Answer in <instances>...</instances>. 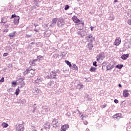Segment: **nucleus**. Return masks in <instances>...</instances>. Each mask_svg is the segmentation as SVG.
Returning <instances> with one entry per match:
<instances>
[{
    "label": "nucleus",
    "instance_id": "obj_1",
    "mask_svg": "<svg viewBox=\"0 0 131 131\" xmlns=\"http://www.w3.org/2000/svg\"><path fill=\"white\" fill-rule=\"evenodd\" d=\"M51 129V123L47 122L43 125V127L41 129V131H49Z\"/></svg>",
    "mask_w": 131,
    "mask_h": 131
},
{
    "label": "nucleus",
    "instance_id": "obj_2",
    "mask_svg": "<svg viewBox=\"0 0 131 131\" xmlns=\"http://www.w3.org/2000/svg\"><path fill=\"white\" fill-rule=\"evenodd\" d=\"M85 39L88 41V42L92 43L95 39V37L93 36L92 34H89L88 36L85 37Z\"/></svg>",
    "mask_w": 131,
    "mask_h": 131
},
{
    "label": "nucleus",
    "instance_id": "obj_3",
    "mask_svg": "<svg viewBox=\"0 0 131 131\" xmlns=\"http://www.w3.org/2000/svg\"><path fill=\"white\" fill-rule=\"evenodd\" d=\"M75 26L77 29H79V30H81V29H82V27L84 26V23L81 20L79 23L76 24Z\"/></svg>",
    "mask_w": 131,
    "mask_h": 131
},
{
    "label": "nucleus",
    "instance_id": "obj_4",
    "mask_svg": "<svg viewBox=\"0 0 131 131\" xmlns=\"http://www.w3.org/2000/svg\"><path fill=\"white\" fill-rule=\"evenodd\" d=\"M17 131H24L25 128L24 127V125L23 124H19V125H16Z\"/></svg>",
    "mask_w": 131,
    "mask_h": 131
},
{
    "label": "nucleus",
    "instance_id": "obj_5",
    "mask_svg": "<svg viewBox=\"0 0 131 131\" xmlns=\"http://www.w3.org/2000/svg\"><path fill=\"white\" fill-rule=\"evenodd\" d=\"M121 43V39H120V37H117L115 41L114 42V46H119L120 43Z\"/></svg>",
    "mask_w": 131,
    "mask_h": 131
},
{
    "label": "nucleus",
    "instance_id": "obj_6",
    "mask_svg": "<svg viewBox=\"0 0 131 131\" xmlns=\"http://www.w3.org/2000/svg\"><path fill=\"white\" fill-rule=\"evenodd\" d=\"M68 128H69V125H68V124H66L61 126L60 131H66Z\"/></svg>",
    "mask_w": 131,
    "mask_h": 131
},
{
    "label": "nucleus",
    "instance_id": "obj_7",
    "mask_svg": "<svg viewBox=\"0 0 131 131\" xmlns=\"http://www.w3.org/2000/svg\"><path fill=\"white\" fill-rule=\"evenodd\" d=\"M72 20L73 21V22H74V23H79V22H81V20H79V19H78L77 18V16L74 15L72 17Z\"/></svg>",
    "mask_w": 131,
    "mask_h": 131
},
{
    "label": "nucleus",
    "instance_id": "obj_8",
    "mask_svg": "<svg viewBox=\"0 0 131 131\" xmlns=\"http://www.w3.org/2000/svg\"><path fill=\"white\" fill-rule=\"evenodd\" d=\"M19 20H20V16H16L13 20V23L15 25H18L19 24Z\"/></svg>",
    "mask_w": 131,
    "mask_h": 131
},
{
    "label": "nucleus",
    "instance_id": "obj_9",
    "mask_svg": "<svg viewBox=\"0 0 131 131\" xmlns=\"http://www.w3.org/2000/svg\"><path fill=\"white\" fill-rule=\"evenodd\" d=\"M127 92L128 91L126 90H123V96L125 98H127L129 96V94Z\"/></svg>",
    "mask_w": 131,
    "mask_h": 131
},
{
    "label": "nucleus",
    "instance_id": "obj_10",
    "mask_svg": "<svg viewBox=\"0 0 131 131\" xmlns=\"http://www.w3.org/2000/svg\"><path fill=\"white\" fill-rule=\"evenodd\" d=\"M128 56H129L128 54H125L121 56V58L122 60H126L128 58Z\"/></svg>",
    "mask_w": 131,
    "mask_h": 131
},
{
    "label": "nucleus",
    "instance_id": "obj_11",
    "mask_svg": "<svg viewBox=\"0 0 131 131\" xmlns=\"http://www.w3.org/2000/svg\"><path fill=\"white\" fill-rule=\"evenodd\" d=\"M37 61V59H34L33 61H31V60H30V61L29 62L30 65H32V66H35V65H36V62Z\"/></svg>",
    "mask_w": 131,
    "mask_h": 131
},
{
    "label": "nucleus",
    "instance_id": "obj_12",
    "mask_svg": "<svg viewBox=\"0 0 131 131\" xmlns=\"http://www.w3.org/2000/svg\"><path fill=\"white\" fill-rule=\"evenodd\" d=\"M29 73H30V74H31V75H30L31 77H33V76H34V75H35V72L34 70H30Z\"/></svg>",
    "mask_w": 131,
    "mask_h": 131
},
{
    "label": "nucleus",
    "instance_id": "obj_13",
    "mask_svg": "<svg viewBox=\"0 0 131 131\" xmlns=\"http://www.w3.org/2000/svg\"><path fill=\"white\" fill-rule=\"evenodd\" d=\"M97 70V68L91 67L90 69V71L91 72H96V71Z\"/></svg>",
    "mask_w": 131,
    "mask_h": 131
},
{
    "label": "nucleus",
    "instance_id": "obj_14",
    "mask_svg": "<svg viewBox=\"0 0 131 131\" xmlns=\"http://www.w3.org/2000/svg\"><path fill=\"white\" fill-rule=\"evenodd\" d=\"M113 68V66L111 65V63H109L107 66H106V69L107 70H111Z\"/></svg>",
    "mask_w": 131,
    "mask_h": 131
},
{
    "label": "nucleus",
    "instance_id": "obj_15",
    "mask_svg": "<svg viewBox=\"0 0 131 131\" xmlns=\"http://www.w3.org/2000/svg\"><path fill=\"white\" fill-rule=\"evenodd\" d=\"M7 22V18L6 17H2L1 19V23H4V24H6V23Z\"/></svg>",
    "mask_w": 131,
    "mask_h": 131
},
{
    "label": "nucleus",
    "instance_id": "obj_16",
    "mask_svg": "<svg viewBox=\"0 0 131 131\" xmlns=\"http://www.w3.org/2000/svg\"><path fill=\"white\" fill-rule=\"evenodd\" d=\"M2 126H3V127L6 128V127H8L9 126V124H8V123H6L5 122H3L2 124Z\"/></svg>",
    "mask_w": 131,
    "mask_h": 131
},
{
    "label": "nucleus",
    "instance_id": "obj_17",
    "mask_svg": "<svg viewBox=\"0 0 131 131\" xmlns=\"http://www.w3.org/2000/svg\"><path fill=\"white\" fill-rule=\"evenodd\" d=\"M65 63H66V64H67V65L68 66H69L70 68H71L72 65L71 64V63H70V62H69V61L68 60H65Z\"/></svg>",
    "mask_w": 131,
    "mask_h": 131
},
{
    "label": "nucleus",
    "instance_id": "obj_18",
    "mask_svg": "<svg viewBox=\"0 0 131 131\" xmlns=\"http://www.w3.org/2000/svg\"><path fill=\"white\" fill-rule=\"evenodd\" d=\"M19 93H20V89H19V88H18L17 89H16L15 95H16V96H18V95H19Z\"/></svg>",
    "mask_w": 131,
    "mask_h": 131
},
{
    "label": "nucleus",
    "instance_id": "obj_19",
    "mask_svg": "<svg viewBox=\"0 0 131 131\" xmlns=\"http://www.w3.org/2000/svg\"><path fill=\"white\" fill-rule=\"evenodd\" d=\"M88 47H89V50H92V48H94V46L93 45V43H92V42L88 43Z\"/></svg>",
    "mask_w": 131,
    "mask_h": 131
},
{
    "label": "nucleus",
    "instance_id": "obj_20",
    "mask_svg": "<svg viewBox=\"0 0 131 131\" xmlns=\"http://www.w3.org/2000/svg\"><path fill=\"white\" fill-rule=\"evenodd\" d=\"M73 68H74V70H78V67L76 66V64L73 63Z\"/></svg>",
    "mask_w": 131,
    "mask_h": 131
},
{
    "label": "nucleus",
    "instance_id": "obj_21",
    "mask_svg": "<svg viewBox=\"0 0 131 131\" xmlns=\"http://www.w3.org/2000/svg\"><path fill=\"white\" fill-rule=\"evenodd\" d=\"M53 75L54 76H56V72H54V71H52L51 72V76L52 77V76ZM53 77V78H56V77Z\"/></svg>",
    "mask_w": 131,
    "mask_h": 131
},
{
    "label": "nucleus",
    "instance_id": "obj_22",
    "mask_svg": "<svg viewBox=\"0 0 131 131\" xmlns=\"http://www.w3.org/2000/svg\"><path fill=\"white\" fill-rule=\"evenodd\" d=\"M57 21H58V19L57 18H54L52 19V24H56L57 23Z\"/></svg>",
    "mask_w": 131,
    "mask_h": 131
},
{
    "label": "nucleus",
    "instance_id": "obj_23",
    "mask_svg": "<svg viewBox=\"0 0 131 131\" xmlns=\"http://www.w3.org/2000/svg\"><path fill=\"white\" fill-rule=\"evenodd\" d=\"M122 67H123V64H118L116 66V68H118V69H121V68H122Z\"/></svg>",
    "mask_w": 131,
    "mask_h": 131
},
{
    "label": "nucleus",
    "instance_id": "obj_24",
    "mask_svg": "<svg viewBox=\"0 0 131 131\" xmlns=\"http://www.w3.org/2000/svg\"><path fill=\"white\" fill-rule=\"evenodd\" d=\"M35 82L36 83H39V82H41V79L40 78H37Z\"/></svg>",
    "mask_w": 131,
    "mask_h": 131
},
{
    "label": "nucleus",
    "instance_id": "obj_25",
    "mask_svg": "<svg viewBox=\"0 0 131 131\" xmlns=\"http://www.w3.org/2000/svg\"><path fill=\"white\" fill-rule=\"evenodd\" d=\"M20 85H21V88H24V86L25 85V82H24V81L22 80L20 82Z\"/></svg>",
    "mask_w": 131,
    "mask_h": 131
},
{
    "label": "nucleus",
    "instance_id": "obj_26",
    "mask_svg": "<svg viewBox=\"0 0 131 131\" xmlns=\"http://www.w3.org/2000/svg\"><path fill=\"white\" fill-rule=\"evenodd\" d=\"M9 36L10 37H15V32L10 33Z\"/></svg>",
    "mask_w": 131,
    "mask_h": 131
},
{
    "label": "nucleus",
    "instance_id": "obj_27",
    "mask_svg": "<svg viewBox=\"0 0 131 131\" xmlns=\"http://www.w3.org/2000/svg\"><path fill=\"white\" fill-rule=\"evenodd\" d=\"M29 73V69H27L24 72V75H26L27 74H28Z\"/></svg>",
    "mask_w": 131,
    "mask_h": 131
},
{
    "label": "nucleus",
    "instance_id": "obj_28",
    "mask_svg": "<svg viewBox=\"0 0 131 131\" xmlns=\"http://www.w3.org/2000/svg\"><path fill=\"white\" fill-rule=\"evenodd\" d=\"M53 123H54V124H57V123H58V119H53Z\"/></svg>",
    "mask_w": 131,
    "mask_h": 131
},
{
    "label": "nucleus",
    "instance_id": "obj_29",
    "mask_svg": "<svg viewBox=\"0 0 131 131\" xmlns=\"http://www.w3.org/2000/svg\"><path fill=\"white\" fill-rule=\"evenodd\" d=\"M102 54H100L98 57L97 58V61H100L101 60V57H102Z\"/></svg>",
    "mask_w": 131,
    "mask_h": 131
},
{
    "label": "nucleus",
    "instance_id": "obj_30",
    "mask_svg": "<svg viewBox=\"0 0 131 131\" xmlns=\"http://www.w3.org/2000/svg\"><path fill=\"white\" fill-rule=\"evenodd\" d=\"M18 16L16 15V14H12L10 17L11 19H13V18H16Z\"/></svg>",
    "mask_w": 131,
    "mask_h": 131
},
{
    "label": "nucleus",
    "instance_id": "obj_31",
    "mask_svg": "<svg viewBox=\"0 0 131 131\" xmlns=\"http://www.w3.org/2000/svg\"><path fill=\"white\" fill-rule=\"evenodd\" d=\"M42 58H43V57L41 55H39L37 57V59H38V60H40L41 59H42Z\"/></svg>",
    "mask_w": 131,
    "mask_h": 131
},
{
    "label": "nucleus",
    "instance_id": "obj_32",
    "mask_svg": "<svg viewBox=\"0 0 131 131\" xmlns=\"http://www.w3.org/2000/svg\"><path fill=\"white\" fill-rule=\"evenodd\" d=\"M93 66H95V67H97L98 65L97 64V61H94L93 63Z\"/></svg>",
    "mask_w": 131,
    "mask_h": 131
},
{
    "label": "nucleus",
    "instance_id": "obj_33",
    "mask_svg": "<svg viewBox=\"0 0 131 131\" xmlns=\"http://www.w3.org/2000/svg\"><path fill=\"white\" fill-rule=\"evenodd\" d=\"M68 9H69V5H66L64 7V10H66V11H67Z\"/></svg>",
    "mask_w": 131,
    "mask_h": 131
},
{
    "label": "nucleus",
    "instance_id": "obj_34",
    "mask_svg": "<svg viewBox=\"0 0 131 131\" xmlns=\"http://www.w3.org/2000/svg\"><path fill=\"white\" fill-rule=\"evenodd\" d=\"M78 85L80 86V89H83V84H79Z\"/></svg>",
    "mask_w": 131,
    "mask_h": 131
},
{
    "label": "nucleus",
    "instance_id": "obj_35",
    "mask_svg": "<svg viewBox=\"0 0 131 131\" xmlns=\"http://www.w3.org/2000/svg\"><path fill=\"white\" fill-rule=\"evenodd\" d=\"M5 81V78L2 77V79L0 80V82H4Z\"/></svg>",
    "mask_w": 131,
    "mask_h": 131
},
{
    "label": "nucleus",
    "instance_id": "obj_36",
    "mask_svg": "<svg viewBox=\"0 0 131 131\" xmlns=\"http://www.w3.org/2000/svg\"><path fill=\"white\" fill-rule=\"evenodd\" d=\"M114 102H115V103L116 104H118V103H119L118 100H117V99H115V100H114Z\"/></svg>",
    "mask_w": 131,
    "mask_h": 131
},
{
    "label": "nucleus",
    "instance_id": "obj_37",
    "mask_svg": "<svg viewBox=\"0 0 131 131\" xmlns=\"http://www.w3.org/2000/svg\"><path fill=\"white\" fill-rule=\"evenodd\" d=\"M8 53H4L3 54V57H7V56H8Z\"/></svg>",
    "mask_w": 131,
    "mask_h": 131
},
{
    "label": "nucleus",
    "instance_id": "obj_38",
    "mask_svg": "<svg viewBox=\"0 0 131 131\" xmlns=\"http://www.w3.org/2000/svg\"><path fill=\"white\" fill-rule=\"evenodd\" d=\"M127 23L129 25H131V19H128Z\"/></svg>",
    "mask_w": 131,
    "mask_h": 131
},
{
    "label": "nucleus",
    "instance_id": "obj_39",
    "mask_svg": "<svg viewBox=\"0 0 131 131\" xmlns=\"http://www.w3.org/2000/svg\"><path fill=\"white\" fill-rule=\"evenodd\" d=\"M26 37H31V35L26 34Z\"/></svg>",
    "mask_w": 131,
    "mask_h": 131
},
{
    "label": "nucleus",
    "instance_id": "obj_40",
    "mask_svg": "<svg viewBox=\"0 0 131 131\" xmlns=\"http://www.w3.org/2000/svg\"><path fill=\"white\" fill-rule=\"evenodd\" d=\"M34 31H35V32H39V31L38 30L36 29V28H35L34 29Z\"/></svg>",
    "mask_w": 131,
    "mask_h": 131
},
{
    "label": "nucleus",
    "instance_id": "obj_41",
    "mask_svg": "<svg viewBox=\"0 0 131 131\" xmlns=\"http://www.w3.org/2000/svg\"><path fill=\"white\" fill-rule=\"evenodd\" d=\"M12 84H14V85H16V84H17V83L16 82H12Z\"/></svg>",
    "mask_w": 131,
    "mask_h": 131
},
{
    "label": "nucleus",
    "instance_id": "obj_42",
    "mask_svg": "<svg viewBox=\"0 0 131 131\" xmlns=\"http://www.w3.org/2000/svg\"><path fill=\"white\" fill-rule=\"evenodd\" d=\"M90 28L91 29V31H93L94 30V27L91 26V27H90Z\"/></svg>",
    "mask_w": 131,
    "mask_h": 131
},
{
    "label": "nucleus",
    "instance_id": "obj_43",
    "mask_svg": "<svg viewBox=\"0 0 131 131\" xmlns=\"http://www.w3.org/2000/svg\"><path fill=\"white\" fill-rule=\"evenodd\" d=\"M34 26H35V28H36V26H38V25H37L36 24H34Z\"/></svg>",
    "mask_w": 131,
    "mask_h": 131
},
{
    "label": "nucleus",
    "instance_id": "obj_44",
    "mask_svg": "<svg viewBox=\"0 0 131 131\" xmlns=\"http://www.w3.org/2000/svg\"><path fill=\"white\" fill-rule=\"evenodd\" d=\"M119 88H122L121 84H119Z\"/></svg>",
    "mask_w": 131,
    "mask_h": 131
},
{
    "label": "nucleus",
    "instance_id": "obj_45",
    "mask_svg": "<svg viewBox=\"0 0 131 131\" xmlns=\"http://www.w3.org/2000/svg\"><path fill=\"white\" fill-rule=\"evenodd\" d=\"M53 127H57V125H54Z\"/></svg>",
    "mask_w": 131,
    "mask_h": 131
},
{
    "label": "nucleus",
    "instance_id": "obj_46",
    "mask_svg": "<svg viewBox=\"0 0 131 131\" xmlns=\"http://www.w3.org/2000/svg\"><path fill=\"white\" fill-rule=\"evenodd\" d=\"M117 2H118L117 0H115L114 2V3H117Z\"/></svg>",
    "mask_w": 131,
    "mask_h": 131
},
{
    "label": "nucleus",
    "instance_id": "obj_47",
    "mask_svg": "<svg viewBox=\"0 0 131 131\" xmlns=\"http://www.w3.org/2000/svg\"><path fill=\"white\" fill-rule=\"evenodd\" d=\"M34 42H32L31 43V45H34Z\"/></svg>",
    "mask_w": 131,
    "mask_h": 131
},
{
    "label": "nucleus",
    "instance_id": "obj_48",
    "mask_svg": "<svg viewBox=\"0 0 131 131\" xmlns=\"http://www.w3.org/2000/svg\"><path fill=\"white\" fill-rule=\"evenodd\" d=\"M106 107V105H103V108H105Z\"/></svg>",
    "mask_w": 131,
    "mask_h": 131
},
{
    "label": "nucleus",
    "instance_id": "obj_49",
    "mask_svg": "<svg viewBox=\"0 0 131 131\" xmlns=\"http://www.w3.org/2000/svg\"><path fill=\"white\" fill-rule=\"evenodd\" d=\"M130 3H131V0H130Z\"/></svg>",
    "mask_w": 131,
    "mask_h": 131
}]
</instances>
